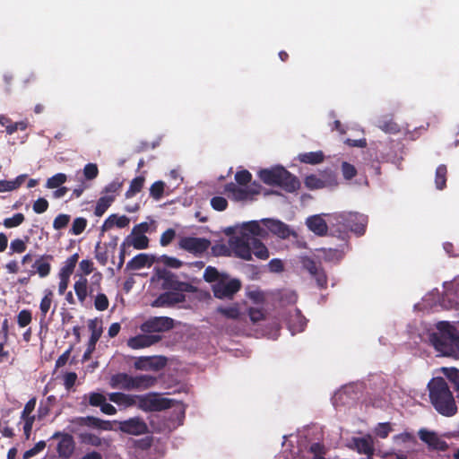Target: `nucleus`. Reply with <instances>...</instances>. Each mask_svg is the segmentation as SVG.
I'll use <instances>...</instances> for the list:
<instances>
[{"mask_svg": "<svg viewBox=\"0 0 459 459\" xmlns=\"http://www.w3.org/2000/svg\"><path fill=\"white\" fill-rule=\"evenodd\" d=\"M251 179L252 174L247 169L238 171L235 174V180L240 186H247L248 183L251 182Z\"/></svg>", "mask_w": 459, "mask_h": 459, "instance_id": "nucleus-56", "label": "nucleus"}, {"mask_svg": "<svg viewBox=\"0 0 459 459\" xmlns=\"http://www.w3.org/2000/svg\"><path fill=\"white\" fill-rule=\"evenodd\" d=\"M261 221L272 234L277 236L280 238L286 239L289 238L291 235H296V233L290 228L289 225L280 220L263 219Z\"/></svg>", "mask_w": 459, "mask_h": 459, "instance_id": "nucleus-14", "label": "nucleus"}, {"mask_svg": "<svg viewBox=\"0 0 459 459\" xmlns=\"http://www.w3.org/2000/svg\"><path fill=\"white\" fill-rule=\"evenodd\" d=\"M67 180V177L64 173H57L51 178H48L46 187L55 189L61 186Z\"/></svg>", "mask_w": 459, "mask_h": 459, "instance_id": "nucleus-40", "label": "nucleus"}, {"mask_svg": "<svg viewBox=\"0 0 459 459\" xmlns=\"http://www.w3.org/2000/svg\"><path fill=\"white\" fill-rule=\"evenodd\" d=\"M261 186L256 182H253L250 186L239 187L234 183H228L225 186V191L232 195L235 201H245L252 199L254 195L260 193Z\"/></svg>", "mask_w": 459, "mask_h": 459, "instance_id": "nucleus-10", "label": "nucleus"}, {"mask_svg": "<svg viewBox=\"0 0 459 459\" xmlns=\"http://www.w3.org/2000/svg\"><path fill=\"white\" fill-rule=\"evenodd\" d=\"M33 211L36 212V213H43L45 212L48 208V202L43 198V197H40L39 199H37L34 204H33Z\"/></svg>", "mask_w": 459, "mask_h": 459, "instance_id": "nucleus-64", "label": "nucleus"}, {"mask_svg": "<svg viewBox=\"0 0 459 459\" xmlns=\"http://www.w3.org/2000/svg\"><path fill=\"white\" fill-rule=\"evenodd\" d=\"M378 127L388 134H396L400 131L399 125L393 119L381 120L378 123Z\"/></svg>", "mask_w": 459, "mask_h": 459, "instance_id": "nucleus-46", "label": "nucleus"}, {"mask_svg": "<svg viewBox=\"0 0 459 459\" xmlns=\"http://www.w3.org/2000/svg\"><path fill=\"white\" fill-rule=\"evenodd\" d=\"M266 231L256 221L243 224V230L239 235L232 236L228 243L233 249L235 257L245 261H251L254 255L259 260H267L270 256L267 247L257 237H264Z\"/></svg>", "mask_w": 459, "mask_h": 459, "instance_id": "nucleus-1", "label": "nucleus"}, {"mask_svg": "<svg viewBox=\"0 0 459 459\" xmlns=\"http://www.w3.org/2000/svg\"><path fill=\"white\" fill-rule=\"evenodd\" d=\"M108 399L110 402L115 403L116 404L123 405L125 407H131L135 405V395L116 392L108 394Z\"/></svg>", "mask_w": 459, "mask_h": 459, "instance_id": "nucleus-29", "label": "nucleus"}, {"mask_svg": "<svg viewBox=\"0 0 459 459\" xmlns=\"http://www.w3.org/2000/svg\"><path fill=\"white\" fill-rule=\"evenodd\" d=\"M442 371L446 375V377L454 383L455 386V390H459V370L455 368H443Z\"/></svg>", "mask_w": 459, "mask_h": 459, "instance_id": "nucleus-54", "label": "nucleus"}, {"mask_svg": "<svg viewBox=\"0 0 459 459\" xmlns=\"http://www.w3.org/2000/svg\"><path fill=\"white\" fill-rule=\"evenodd\" d=\"M87 223V220L83 217L75 218L70 229V233L75 236L82 234L85 230Z\"/></svg>", "mask_w": 459, "mask_h": 459, "instance_id": "nucleus-44", "label": "nucleus"}, {"mask_svg": "<svg viewBox=\"0 0 459 459\" xmlns=\"http://www.w3.org/2000/svg\"><path fill=\"white\" fill-rule=\"evenodd\" d=\"M81 440L84 444H89L93 446H101V439L100 437L91 434V433H83L81 434Z\"/></svg>", "mask_w": 459, "mask_h": 459, "instance_id": "nucleus-61", "label": "nucleus"}, {"mask_svg": "<svg viewBox=\"0 0 459 459\" xmlns=\"http://www.w3.org/2000/svg\"><path fill=\"white\" fill-rule=\"evenodd\" d=\"M83 175L86 179L92 180L99 175V169L95 163H88L83 168Z\"/></svg>", "mask_w": 459, "mask_h": 459, "instance_id": "nucleus-59", "label": "nucleus"}, {"mask_svg": "<svg viewBox=\"0 0 459 459\" xmlns=\"http://www.w3.org/2000/svg\"><path fill=\"white\" fill-rule=\"evenodd\" d=\"M321 180L325 187H334L338 186V178L336 173L332 170H325L320 175Z\"/></svg>", "mask_w": 459, "mask_h": 459, "instance_id": "nucleus-39", "label": "nucleus"}, {"mask_svg": "<svg viewBox=\"0 0 459 459\" xmlns=\"http://www.w3.org/2000/svg\"><path fill=\"white\" fill-rule=\"evenodd\" d=\"M108 299L104 293H99L95 297L94 307L98 311H104L108 307Z\"/></svg>", "mask_w": 459, "mask_h": 459, "instance_id": "nucleus-57", "label": "nucleus"}, {"mask_svg": "<svg viewBox=\"0 0 459 459\" xmlns=\"http://www.w3.org/2000/svg\"><path fill=\"white\" fill-rule=\"evenodd\" d=\"M240 288L241 282L239 280L231 279L228 281L226 275L212 286L214 297L220 299H232Z\"/></svg>", "mask_w": 459, "mask_h": 459, "instance_id": "nucleus-7", "label": "nucleus"}, {"mask_svg": "<svg viewBox=\"0 0 459 459\" xmlns=\"http://www.w3.org/2000/svg\"><path fill=\"white\" fill-rule=\"evenodd\" d=\"M435 349L445 356L459 357V329L448 322H438L437 332L429 335Z\"/></svg>", "mask_w": 459, "mask_h": 459, "instance_id": "nucleus-3", "label": "nucleus"}, {"mask_svg": "<svg viewBox=\"0 0 459 459\" xmlns=\"http://www.w3.org/2000/svg\"><path fill=\"white\" fill-rule=\"evenodd\" d=\"M322 251L324 253V258L326 261H330V262L340 261L343 256L342 252L339 249L323 248Z\"/></svg>", "mask_w": 459, "mask_h": 459, "instance_id": "nucleus-53", "label": "nucleus"}, {"mask_svg": "<svg viewBox=\"0 0 459 459\" xmlns=\"http://www.w3.org/2000/svg\"><path fill=\"white\" fill-rule=\"evenodd\" d=\"M88 326L91 332V334L87 344V349L82 355V361H87L91 359L92 352L95 351L96 343L100 340L102 333V328L98 327V324L95 320H90Z\"/></svg>", "mask_w": 459, "mask_h": 459, "instance_id": "nucleus-19", "label": "nucleus"}, {"mask_svg": "<svg viewBox=\"0 0 459 459\" xmlns=\"http://www.w3.org/2000/svg\"><path fill=\"white\" fill-rule=\"evenodd\" d=\"M54 299V293L51 290L47 289L44 291V296L39 303V310H40V321L45 320L48 312L50 309Z\"/></svg>", "mask_w": 459, "mask_h": 459, "instance_id": "nucleus-31", "label": "nucleus"}, {"mask_svg": "<svg viewBox=\"0 0 459 459\" xmlns=\"http://www.w3.org/2000/svg\"><path fill=\"white\" fill-rule=\"evenodd\" d=\"M217 312L229 319H238L240 315L238 307L236 304L226 307H219Z\"/></svg>", "mask_w": 459, "mask_h": 459, "instance_id": "nucleus-42", "label": "nucleus"}, {"mask_svg": "<svg viewBox=\"0 0 459 459\" xmlns=\"http://www.w3.org/2000/svg\"><path fill=\"white\" fill-rule=\"evenodd\" d=\"M115 195L101 196L96 204L94 214L97 217L102 216L115 201Z\"/></svg>", "mask_w": 459, "mask_h": 459, "instance_id": "nucleus-33", "label": "nucleus"}, {"mask_svg": "<svg viewBox=\"0 0 459 459\" xmlns=\"http://www.w3.org/2000/svg\"><path fill=\"white\" fill-rule=\"evenodd\" d=\"M330 228L342 235L352 231L357 235H363L368 223L367 216L351 212H336L328 215Z\"/></svg>", "mask_w": 459, "mask_h": 459, "instance_id": "nucleus-4", "label": "nucleus"}, {"mask_svg": "<svg viewBox=\"0 0 459 459\" xmlns=\"http://www.w3.org/2000/svg\"><path fill=\"white\" fill-rule=\"evenodd\" d=\"M392 431V427L389 422L378 423L376 427L375 433L381 438H386Z\"/></svg>", "mask_w": 459, "mask_h": 459, "instance_id": "nucleus-62", "label": "nucleus"}, {"mask_svg": "<svg viewBox=\"0 0 459 459\" xmlns=\"http://www.w3.org/2000/svg\"><path fill=\"white\" fill-rule=\"evenodd\" d=\"M211 246V242L207 238L183 237L178 242V247L195 255H200L206 252Z\"/></svg>", "mask_w": 459, "mask_h": 459, "instance_id": "nucleus-9", "label": "nucleus"}, {"mask_svg": "<svg viewBox=\"0 0 459 459\" xmlns=\"http://www.w3.org/2000/svg\"><path fill=\"white\" fill-rule=\"evenodd\" d=\"M353 442L358 453L366 455L368 457L374 455V441L371 436L368 435L362 437H356L353 439Z\"/></svg>", "mask_w": 459, "mask_h": 459, "instance_id": "nucleus-21", "label": "nucleus"}, {"mask_svg": "<svg viewBox=\"0 0 459 459\" xmlns=\"http://www.w3.org/2000/svg\"><path fill=\"white\" fill-rule=\"evenodd\" d=\"M54 259L52 255H43L39 259H37L33 264L36 273L40 278H45L49 275L51 272V264L48 261Z\"/></svg>", "mask_w": 459, "mask_h": 459, "instance_id": "nucleus-26", "label": "nucleus"}, {"mask_svg": "<svg viewBox=\"0 0 459 459\" xmlns=\"http://www.w3.org/2000/svg\"><path fill=\"white\" fill-rule=\"evenodd\" d=\"M186 301L185 293L169 290L161 293L153 302L152 307H172Z\"/></svg>", "mask_w": 459, "mask_h": 459, "instance_id": "nucleus-17", "label": "nucleus"}, {"mask_svg": "<svg viewBox=\"0 0 459 459\" xmlns=\"http://www.w3.org/2000/svg\"><path fill=\"white\" fill-rule=\"evenodd\" d=\"M306 224L309 230L317 236H325L328 230V220L325 221L321 215H312L306 221Z\"/></svg>", "mask_w": 459, "mask_h": 459, "instance_id": "nucleus-20", "label": "nucleus"}, {"mask_svg": "<svg viewBox=\"0 0 459 459\" xmlns=\"http://www.w3.org/2000/svg\"><path fill=\"white\" fill-rule=\"evenodd\" d=\"M324 158H325V155H324L323 152H321V151L305 152V153L299 154V160L300 162L306 163V164H312V165L321 163L324 160Z\"/></svg>", "mask_w": 459, "mask_h": 459, "instance_id": "nucleus-34", "label": "nucleus"}, {"mask_svg": "<svg viewBox=\"0 0 459 459\" xmlns=\"http://www.w3.org/2000/svg\"><path fill=\"white\" fill-rule=\"evenodd\" d=\"M74 423L80 426H87L93 429L99 427V418L93 416L78 417L73 420Z\"/></svg>", "mask_w": 459, "mask_h": 459, "instance_id": "nucleus-48", "label": "nucleus"}, {"mask_svg": "<svg viewBox=\"0 0 459 459\" xmlns=\"http://www.w3.org/2000/svg\"><path fill=\"white\" fill-rule=\"evenodd\" d=\"M304 183L306 187L310 190L324 188L323 181L321 180L320 176L317 175L311 174L307 176L305 178Z\"/></svg>", "mask_w": 459, "mask_h": 459, "instance_id": "nucleus-41", "label": "nucleus"}, {"mask_svg": "<svg viewBox=\"0 0 459 459\" xmlns=\"http://www.w3.org/2000/svg\"><path fill=\"white\" fill-rule=\"evenodd\" d=\"M157 277L162 281V288L164 290L178 291L181 293H195L197 288L189 282L181 281L178 275L167 269H161L157 272Z\"/></svg>", "mask_w": 459, "mask_h": 459, "instance_id": "nucleus-6", "label": "nucleus"}, {"mask_svg": "<svg viewBox=\"0 0 459 459\" xmlns=\"http://www.w3.org/2000/svg\"><path fill=\"white\" fill-rule=\"evenodd\" d=\"M174 327V320L169 316H153L143 322L140 329L144 333H163Z\"/></svg>", "mask_w": 459, "mask_h": 459, "instance_id": "nucleus-8", "label": "nucleus"}, {"mask_svg": "<svg viewBox=\"0 0 459 459\" xmlns=\"http://www.w3.org/2000/svg\"><path fill=\"white\" fill-rule=\"evenodd\" d=\"M125 242L132 245L135 249H145L149 246V238L143 234H132L128 236Z\"/></svg>", "mask_w": 459, "mask_h": 459, "instance_id": "nucleus-30", "label": "nucleus"}, {"mask_svg": "<svg viewBox=\"0 0 459 459\" xmlns=\"http://www.w3.org/2000/svg\"><path fill=\"white\" fill-rule=\"evenodd\" d=\"M159 262L163 264L165 266L169 268H180L183 265V262L179 259L167 255H163L159 258Z\"/></svg>", "mask_w": 459, "mask_h": 459, "instance_id": "nucleus-51", "label": "nucleus"}, {"mask_svg": "<svg viewBox=\"0 0 459 459\" xmlns=\"http://www.w3.org/2000/svg\"><path fill=\"white\" fill-rule=\"evenodd\" d=\"M153 264V259L147 254H139L133 257L126 264L129 270H139L145 266H151Z\"/></svg>", "mask_w": 459, "mask_h": 459, "instance_id": "nucleus-28", "label": "nucleus"}, {"mask_svg": "<svg viewBox=\"0 0 459 459\" xmlns=\"http://www.w3.org/2000/svg\"><path fill=\"white\" fill-rule=\"evenodd\" d=\"M70 220L71 216L69 214H58L53 221V228L56 230H63L68 225Z\"/></svg>", "mask_w": 459, "mask_h": 459, "instance_id": "nucleus-55", "label": "nucleus"}, {"mask_svg": "<svg viewBox=\"0 0 459 459\" xmlns=\"http://www.w3.org/2000/svg\"><path fill=\"white\" fill-rule=\"evenodd\" d=\"M32 320L31 311L29 309H22L17 315V324L19 327L23 328L29 325Z\"/></svg>", "mask_w": 459, "mask_h": 459, "instance_id": "nucleus-49", "label": "nucleus"}, {"mask_svg": "<svg viewBox=\"0 0 459 459\" xmlns=\"http://www.w3.org/2000/svg\"><path fill=\"white\" fill-rule=\"evenodd\" d=\"M161 340V336L159 334H138L134 337H131L127 341V345L134 349H143L146 347H150L157 342H159Z\"/></svg>", "mask_w": 459, "mask_h": 459, "instance_id": "nucleus-18", "label": "nucleus"}, {"mask_svg": "<svg viewBox=\"0 0 459 459\" xmlns=\"http://www.w3.org/2000/svg\"><path fill=\"white\" fill-rule=\"evenodd\" d=\"M106 400V396L103 394L91 392L83 395L82 404L100 408Z\"/></svg>", "mask_w": 459, "mask_h": 459, "instance_id": "nucleus-32", "label": "nucleus"}, {"mask_svg": "<svg viewBox=\"0 0 459 459\" xmlns=\"http://www.w3.org/2000/svg\"><path fill=\"white\" fill-rule=\"evenodd\" d=\"M129 223L130 220L127 216H117V214H111L105 220L104 223L102 224L101 231H107L114 226H117L119 229H123L127 227Z\"/></svg>", "mask_w": 459, "mask_h": 459, "instance_id": "nucleus-25", "label": "nucleus"}, {"mask_svg": "<svg viewBox=\"0 0 459 459\" xmlns=\"http://www.w3.org/2000/svg\"><path fill=\"white\" fill-rule=\"evenodd\" d=\"M118 429L128 435L139 436L149 432L146 422L140 417L130 418L119 422Z\"/></svg>", "mask_w": 459, "mask_h": 459, "instance_id": "nucleus-11", "label": "nucleus"}, {"mask_svg": "<svg viewBox=\"0 0 459 459\" xmlns=\"http://www.w3.org/2000/svg\"><path fill=\"white\" fill-rule=\"evenodd\" d=\"M145 178L143 176H139L134 178L131 183L128 190L126 192V197L131 198L134 196L136 194L141 192L142 188L143 187Z\"/></svg>", "mask_w": 459, "mask_h": 459, "instance_id": "nucleus-37", "label": "nucleus"}, {"mask_svg": "<svg viewBox=\"0 0 459 459\" xmlns=\"http://www.w3.org/2000/svg\"><path fill=\"white\" fill-rule=\"evenodd\" d=\"M342 173L345 179L350 180L357 175V169L352 164L343 161L342 163Z\"/></svg>", "mask_w": 459, "mask_h": 459, "instance_id": "nucleus-58", "label": "nucleus"}, {"mask_svg": "<svg viewBox=\"0 0 459 459\" xmlns=\"http://www.w3.org/2000/svg\"><path fill=\"white\" fill-rule=\"evenodd\" d=\"M110 386L124 390H133V377L126 373H117L111 377Z\"/></svg>", "mask_w": 459, "mask_h": 459, "instance_id": "nucleus-22", "label": "nucleus"}, {"mask_svg": "<svg viewBox=\"0 0 459 459\" xmlns=\"http://www.w3.org/2000/svg\"><path fill=\"white\" fill-rule=\"evenodd\" d=\"M165 183L163 181L154 182L150 188V195L155 199L160 200L164 193Z\"/></svg>", "mask_w": 459, "mask_h": 459, "instance_id": "nucleus-50", "label": "nucleus"}, {"mask_svg": "<svg viewBox=\"0 0 459 459\" xmlns=\"http://www.w3.org/2000/svg\"><path fill=\"white\" fill-rule=\"evenodd\" d=\"M418 434L420 440L426 443L429 447L442 452L448 449V444L441 439L436 432L422 429Z\"/></svg>", "mask_w": 459, "mask_h": 459, "instance_id": "nucleus-16", "label": "nucleus"}, {"mask_svg": "<svg viewBox=\"0 0 459 459\" xmlns=\"http://www.w3.org/2000/svg\"><path fill=\"white\" fill-rule=\"evenodd\" d=\"M145 360L148 362L150 368L160 370L164 368L167 364V359L165 357H148Z\"/></svg>", "mask_w": 459, "mask_h": 459, "instance_id": "nucleus-52", "label": "nucleus"}, {"mask_svg": "<svg viewBox=\"0 0 459 459\" xmlns=\"http://www.w3.org/2000/svg\"><path fill=\"white\" fill-rule=\"evenodd\" d=\"M447 168L441 164L436 169L435 185L437 189L443 190L446 186Z\"/></svg>", "mask_w": 459, "mask_h": 459, "instance_id": "nucleus-36", "label": "nucleus"}, {"mask_svg": "<svg viewBox=\"0 0 459 459\" xmlns=\"http://www.w3.org/2000/svg\"><path fill=\"white\" fill-rule=\"evenodd\" d=\"M25 220V216L22 212L15 213L13 217L5 218L3 225L7 229L20 226Z\"/></svg>", "mask_w": 459, "mask_h": 459, "instance_id": "nucleus-47", "label": "nucleus"}, {"mask_svg": "<svg viewBox=\"0 0 459 459\" xmlns=\"http://www.w3.org/2000/svg\"><path fill=\"white\" fill-rule=\"evenodd\" d=\"M225 275L221 274L219 271L212 266H208L205 268L204 273V279L207 282H217L219 280L223 278Z\"/></svg>", "mask_w": 459, "mask_h": 459, "instance_id": "nucleus-43", "label": "nucleus"}, {"mask_svg": "<svg viewBox=\"0 0 459 459\" xmlns=\"http://www.w3.org/2000/svg\"><path fill=\"white\" fill-rule=\"evenodd\" d=\"M282 168V166H275L271 169H264L258 172V176L265 185L274 186V183L280 178Z\"/></svg>", "mask_w": 459, "mask_h": 459, "instance_id": "nucleus-24", "label": "nucleus"}, {"mask_svg": "<svg viewBox=\"0 0 459 459\" xmlns=\"http://www.w3.org/2000/svg\"><path fill=\"white\" fill-rule=\"evenodd\" d=\"M427 388L429 402L440 415L453 417L457 413L458 408L454 394L443 377L431 378Z\"/></svg>", "mask_w": 459, "mask_h": 459, "instance_id": "nucleus-2", "label": "nucleus"}, {"mask_svg": "<svg viewBox=\"0 0 459 459\" xmlns=\"http://www.w3.org/2000/svg\"><path fill=\"white\" fill-rule=\"evenodd\" d=\"M302 264L316 280V282L320 289H325L327 287V275L320 264L309 257H306L303 260Z\"/></svg>", "mask_w": 459, "mask_h": 459, "instance_id": "nucleus-13", "label": "nucleus"}, {"mask_svg": "<svg viewBox=\"0 0 459 459\" xmlns=\"http://www.w3.org/2000/svg\"><path fill=\"white\" fill-rule=\"evenodd\" d=\"M30 238L28 236L24 237V239L22 238H14L10 243V255L13 254H22L27 249V243L29 242Z\"/></svg>", "mask_w": 459, "mask_h": 459, "instance_id": "nucleus-38", "label": "nucleus"}, {"mask_svg": "<svg viewBox=\"0 0 459 459\" xmlns=\"http://www.w3.org/2000/svg\"><path fill=\"white\" fill-rule=\"evenodd\" d=\"M157 383V378L150 375H139L133 377V390H145L152 387Z\"/></svg>", "mask_w": 459, "mask_h": 459, "instance_id": "nucleus-27", "label": "nucleus"}, {"mask_svg": "<svg viewBox=\"0 0 459 459\" xmlns=\"http://www.w3.org/2000/svg\"><path fill=\"white\" fill-rule=\"evenodd\" d=\"M211 206L218 212L225 211L228 207V201L222 196H214L211 199Z\"/></svg>", "mask_w": 459, "mask_h": 459, "instance_id": "nucleus-60", "label": "nucleus"}, {"mask_svg": "<svg viewBox=\"0 0 459 459\" xmlns=\"http://www.w3.org/2000/svg\"><path fill=\"white\" fill-rule=\"evenodd\" d=\"M280 186L287 193H294L300 187V182L299 178L288 171L284 167L280 173V178L277 182L274 183V186Z\"/></svg>", "mask_w": 459, "mask_h": 459, "instance_id": "nucleus-15", "label": "nucleus"}, {"mask_svg": "<svg viewBox=\"0 0 459 459\" xmlns=\"http://www.w3.org/2000/svg\"><path fill=\"white\" fill-rule=\"evenodd\" d=\"M60 437L57 444L56 451L62 459H68L72 456L74 451L75 443L72 435L67 433L56 432L52 435L51 438L56 439Z\"/></svg>", "mask_w": 459, "mask_h": 459, "instance_id": "nucleus-12", "label": "nucleus"}, {"mask_svg": "<svg viewBox=\"0 0 459 459\" xmlns=\"http://www.w3.org/2000/svg\"><path fill=\"white\" fill-rule=\"evenodd\" d=\"M212 252L216 256H230L233 254L231 247L223 243L215 244L212 247Z\"/></svg>", "mask_w": 459, "mask_h": 459, "instance_id": "nucleus-45", "label": "nucleus"}, {"mask_svg": "<svg viewBox=\"0 0 459 459\" xmlns=\"http://www.w3.org/2000/svg\"><path fill=\"white\" fill-rule=\"evenodd\" d=\"M74 290L82 306L84 305L88 294L91 295L93 292L92 287L88 288V280L82 276L74 282Z\"/></svg>", "mask_w": 459, "mask_h": 459, "instance_id": "nucleus-23", "label": "nucleus"}, {"mask_svg": "<svg viewBox=\"0 0 459 459\" xmlns=\"http://www.w3.org/2000/svg\"><path fill=\"white\" fill-rule=\"evenodd\" d=\"M174 403V400L160 397L155 393L135 395V405L144 411H161L171 408Z\"/></svg>", "mask_w": 459, "mask_h": 459, "instance_id": "nucleus-5", "label": "nucleus"}, {"mask_svg": "<svg viewBox=\"0 0 459 459\" xmlns=\"http://www.w3.org/2000/svg\"><path fill=\"white\" fill-rule=\"evenodd\" d=\"M78 259L79 255L77 253L69 256L65 261L64 265L61 267L58 274L70 277L74 271L76 264L78 263Z\"/></svg>", "mask_w": 459, "mask_h": 459, "instance_id": "nucleus-35", "label": "nucleus"}, {"mask_svg": "<svg viewBox=\"0 0 459 459\" xmlns=\"http://www.w3.org/2000/svg\"><path fill=\"white\" fill-rule=\"evenodd\" d=\"M176 237V230L173 229H168L165 230L160 238V244L161 247L169 246Z\"/></svg>", "mask_w": 459, "mask_h": 459, "instance_id": "nucleus-63", "label": "nucleus"}]
</instances>
